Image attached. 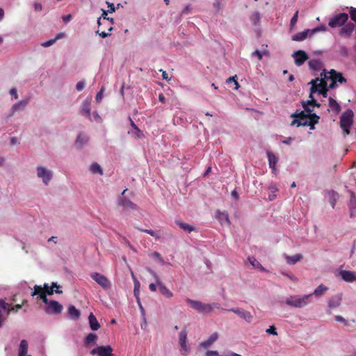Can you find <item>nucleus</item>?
I'll list each match as a JSON object with an SVG mask.
<instances>
[{
    "label": "nucleus",
    "instance_id": "1",
    "mask_svg": "<svg viewBox=\"0 0 356 356\" xmlns=\"http://www.w3.org/2000/svg\"><path fill=\"white\" fill-rule=\"evenodd\" d=\"M309 84L312 86L310 88V96L314 93L320 92L323 89L328 87L327 86V72L325 69L321 72L320 76L312 79Z\"/></svg>",
    "mask_w": 356,
    "mask_h": 356
},
{
    "label": "nucleus",
    "instance_id": "2",
    "mask_svg": "<svg viewBox=\"0 0 356 356\" xmlns=\"http://www.w3.org/2000/svg\"><path fill=\"white\" fill-rule=\"evenodd\" d=\"M186 302L189 304L193 309L202 314L210 313L213 312L214 309L220 308V305L218 302L205 304L200 301L194 300L190 298H186Z\"/></svg>",
    "mask_w": 356,
    "mask_h": 356
},
{
    "label": "nucleus",
    "instance_id": "3",
    "mask_svg": "<svg viewBox=\"0 0 356 356\" xmlns=\"http://www.w3.org/2000/svg\"><path fill=\"white\" fill-rule=\"evenodd\" d=\"M312 294L304 295L300 297L299 296H291L285 300V303L290 307L296 308H302L309 303V298Z\"/></svg>",
    "mask_w": 356,
    "mask_h": 356
},
{
    "label": "nucleus",
    "instance_id": "4",
    "mask_svg": "<svg viewBox=\"0 0 356 356\" xmlns=\"http://www.w3.org/2000/svg\"><path fill=\"white\" fill-rule=\"evenodd\" d=\"M353 112L350 109L346 110L340 118V126L346 133V134H350V127H351L353 122Z\"/></svg>",
    "mask_w": 356,
    "mask_h": 356
},
{
    "label": "nucleus",
    "instance_id": "5",
    "mask_svg": "<svg viewBox=\"0 0 356 356\" xmlns=\"http://www.w3.org/2000/svg\"><path fill=\"white\" fill-rule=\"evenodd\" d=\"M327 80L331 81L329 85V88L331 89L336 88L337 82L341 84L346 83V79L343 76L342 74L334 70H331L330 72H327Z\"/></svg>",
    "mask_w": 356,
    "mask_h": 356
},
{
    "label": "nucleus",
    "instance_id": "6",
    "mask_svg": "<svg viewBox=\"0 0 356 356\" xmlns=\"http://www.w3.org/2000/svg\"><path fill=\"white\" fill-rule=\"evenodd\" d=\"M348 19V15L345 13H339L330 19L328 25L331 28L343 26Z\"/></svg>",
    "mask_w": 356,
    "mask_h": 356
},
{
    "label": "nucleus",
    "instance_id": "7",
    "mask_svg": "<svg viewBox=\"0 0 356 356\" xmlns=\"http://www.w3.org/2000/svg\"><path fill=\"white\" fill-rule=\"evenodd\" d=\"M90 277L104 290H108L111 287V281L101 273L97 272L92 273Z\"/></svg>",
    "mask_w": 356,
    "mask_h": 356
},
{
    "label": "nucleus",
    "instance_id": "8",
    "mask_svg": "<svg viewBox=\"0 0 356 356\" xmlns=\"http://www.w3.org/2000/svg\"><path fill=\"white\" fill-rule=\"evenodd\" d=\"M148 271L154 276L160 293L167 298H171L173 296L172 292L161 281L159 276L154 270L149 269Z\"/></svg>",
    "mask_w": 356,
    "mask_h": 356
},
{
    "label": "nucleus",
    "instance_id": "9",
    "mask_svg": "<svg viewBox=\"0 0 356 356\" xmlns=\"http://www.w3.org/2000/svg\"><path fill=\"white\" fill-rule=\"evenodd\" d=\"M38 177L41 178L45 185H48L53 177V172L44 167L37 168Z\"/></svg>",
    "mask_w": 356,
    "mask_h": 356
},
{
    "label": "nucleus",
    "instance_id": "10",
    "mask_svg": "<svg viewBox=\"0 0 356 356\" xmlns=\"http://www.w3.org/2000/svg\"><path fill=\"white\" fill-rule=\"evenodd\" d=\"M228 311L237 314L239 317L244 319L248 323H251L253 320V316L251 314V313L241 308L234 307L229 309Z\"/></svg>",
    "mask_w": 356,
    "mask_h": 356
},
{
    "label": "nucleus",
    "instance_id": "11",
    "mask_svg": "<svg viewBox=\"0 0 356 356\" xmlns=\"http://www.w3.org/2000/svg\"><path fill=\"white\" fill-rule=\"evenodd\" d=\"M305 112V111L300 112L297 111L295 113L291 114V117L294 118L291 122V125L297 124L298 127L302 126L300 123L302 122V120H306L309 117V113H306Z\"/></svg>",
    "mask_w": 356,
    "mask_h": 356
},
{
    "label": "nucleus",
    "instance_id": "12",
    "mask_svg": "<svg viewBox=\"0 0 356 356\" xmlns=\"http://www.w3.org/2000/svg\"><path fill=\"white\" fill-rule=\"evenodd\" d=\"M63 310V306L58 302L56 300H51L46 309V312L48 314H58L61 313Z\"/></svg>",
    "mask_w": 356,
    "mask_h": 356
},
{
    "label": "nucleus",
    "instance_id": "13",
    "mask_svg": "<svg viewBox=\"0 0 356 356\" xmlns=\"http://www.w3.org/2000/svg\"><path fill=\"white\" fill-rule=\"evenodd\" d=\"M355 28V26L352 22L345 24L339 30V34L342 37L349 38L352 35Z\"/></svg>",
    "mask_w": 356,
    "mask_h": 356
},
{
    "label": "nucleus",
    "instance_id": "14",
    "mask_svg": "<svg viewBox=\"0 0 356 356\" xmlns=\"http://www.w3.org/2000/svg\"><path fill=\"white\" fill-rule=\"evenodd\" d=\"M293 56L295 58V63L298 66L302 65L309 58L306 52L302 50L294 52Z\"/></svg>",
    "mask_w": 356,
    "mask_h": 356
},
{
    "label": "nucleus",
    "instance_id": "15",
    "mask_svg": "<svg viewBox=\"0 0 356 356\" xmlns=\"http://www.w3.org/2000/svg\"><path fill=\"white\" fill-rule=\"evenodd\" d=\"M319 116L317 115L316 113H312V112L309 113V117H308V122H301L300 124H302V126H309L310 129H314V124H317L319 120Z\"/></svg>",
    "mask_w": 356,
    "mask_h": 356
},
{
    "label": "nucleus",
    "instance_id": "16",
    "mask_svg": "<svg viewBox=\"0 0 356 356\" xmlns=\"http://www.w3.org/2000/svg\"><path fill=\"white\" fill-rule=\"evenodd\" d=\"M13 309L14 308L10 307V305L8 303L5 302L4 300L0 299V327L3 326L4 321V318L1 314V310L6 311L7 314H8L10 312H13Z\"/></svg>",
    "mask_w": 356,
    "mask_h": 356
},
{
    "label": "nucleus",
    "instance_id": "17",
    "mask_svg": "<svg viewBox=\"0 0 356 356\" xmlns=\"http://www.w3.org/2000/svg\"><path fill=\"white\" fill-rule=\"evenodd\" d=\"M118 204L124 209H136L137 208V205L136 204L122 196L119 197Z\"/></svg>",
    "mask_w": 356,
    "mask_h": 356
},
{
    "label": "nucleus",
    "instance_id": "18",
    "mask_svg": "<svg viewBox=\"0 0 356 356\" xmlns=\"http://www.w3.org/2000/svg\"><path fill=\"white\" fill-rule=\"evenodd\" d=\"M216 218L219 220L222 225H229L230 220L229 219V215L225 211H217Z\"/></svg>",
    "mask_w": 356,
    "mask_h": 356
},
{
    "label": "nucleus",
    "instance_id": "19",
    "mask_svg": "<svg viewBox=\"0 0 356 356\" xmlns=\"http://www.w3.org/2000/svg\"><path fill=\"white\" fill-rule=\"evenodd\" d=\"M310 100L303 102L302 106L307 113H311L313 110L309 108L310 106L320 107L321 104L316 102L314 98L313 95L312 97L309 95Z\"/></svg>",
    "mask_w": 356,
    "mask_h": 356
},
{
    "label": "nucleus",
    "instance_id": "20",
    "mask_svg": "<svg viewBox=\"0 0 356 356\" xmlns=\"http://www.w3.org/2000/svg\"><path fill=\"white\" fill-rule=\"evenodd\" d=\"M27 104L26 100H22L15 104L10 110V116L13 115L18 111L24 110Z\"/></svg>",
    "mask_w": 356,
    "mask_h": 356
},
{
    "label": "nucleus",
    "instance_id": "21",
    "mask_svg": "<svg viewBox=\"0 0 356 356\" xmlns=\"http://www.w3.org/2000/svg\"><path fill=\"white\" fill-rule=\"evenodd\" d=\"M308 65L315 72L324 70L323 63L319 59H312L309 61Z\"/></svg>",
    "mask_w": 356,
    "mask_h": 356
},
{
    "label": "nucleus",
    "instance_id": "22",
    "mask_svg": "<svg viewBox=\"0 0 356 356\" xmlns=\"http://www.w3.org/2000/svg\"><path fill=\"white\" fill-rule=\"evenodd\" d=\"M340 275L342 279L348 282L356 281V275L354 272L349 270H341Z\"/></svg>",
    "mask_w": 356,
    "mask_h": 356
},
{
    "label": "nucleus",
    "instance_id": "23",
    "mask_svg": "<svg viewBox=\"0 0 356 356\" xmlns=\"http://www.w3.org/2000/svg\"><path fill=\"white\" fill-rule=\"evenodd\" d=\"M98 350H99V356H114L113 348L109 345L98 346Z\"/></svg>",
    "mask_w": 356,
    "mask_h": 356
},
{
    "label": "nucleus",
    "instance_id": "24",
    "mask_svg": "<svg viewBox=\"0 0 356 356\" xmlns=\"http://www.w3.org/2000/svg\"><path fill=\"white\" fill-rule=\"evenodd\" d=\"M218 338V334L217 332L213 333L208 339L204 341H202L200 343V346L204 348H207L211 346Z\"/></svg>",
    "mask_w": 356,
    "mask_h": 356
},
{
    "label": "nucleus",
    "instance_id": "25",
    "mask_svg": "<svg viewBox=\"0 0 356 356\" xmlns=\"http://www.w3.org/2000/svg\"><path fill=\"white\" fill-rule=\"evenodd\" d=\"M90 109L91 105L90 102L88 100H85L82 103L81 113L84 115L86 118H90Z\"/></svg>",
    "mask_w": 356,
    "mask_h": 356
},
{
    "label": "nucleus",
    "instance_id": "26",
    "mask_svg": "<svg viewBox=\"0 0 356 356\" xmlns=\"http://www.w3.org/2000/svg\"><path fill=\"white\" fill-rule=\"evenodd\" d=\"M90 327L92 330H97L100 327V325L98 323L96 317L92 313H90L88 317Z\"/></svg>",
    "mask_w": 356,
    "mask_h": 356
},
{
    "label": "nucleus",
    "instance_id": "27",
    "mask_svg": "<svg viewBox=\"0 0 356 356\" xmlns=\"http://www.w3.org/2000/svg\"><path fill=\"white\" fill-rule=\"evenodd\" d=\"M88 141V137L85 134H80L76 140L75 145L78 148H81Z\"/></svg>",
    "mask_w": 356,
    "mask_h": 356
},
{
    "label": "nucleus",
    "instance_id": "28",
    "mask_svg": "<svg viewBox=\"0 0 356 356\" xmlns=\"http://www.w3.org/2000/svg\"><path fill=\"white\" fill-rule=\"evenodd\" d=\"M267 156H268L269 167L273 170H275V165L277 163V158L275 156V155L273 152H269V151L267 152Z\"/></svg>",
    "mask_w": 356,
    "mask_h": 356
},
{
    "label": "nucleus",
    "instance_id": "29",
    "mask_svg": "<svg viewBox=\"0 0 356 356\" xmlns=\"http://www.w3.org/2000/svg\"><path fill=\"white\" fill-rule=\"evenodd\" d=\"M309 33L311 34V30L307 29L302 32H300L293 35L292 36V39L294 41H302L307 37Z\"/></svg>",
    "mask_w": 356,
    "mask_h": 356
},
{
    "label": "nucleus",
    "instance_id": "30",
    "mask_svg": "<svg viewBox=\"0 0 356 356\" xmlns=\"http://www.w3.org/2000/svg\"><path fill=\"white\" fill-rule=\"evenodd\" d=\"M176 224L181 229H182L183 230H184V231H186V232H187L188 233H191V232L195 230V227L193 225H190L188 223L180 221V220H177L176 221Z\"/></svg>",
    "mask_w": 356,
    "mask_h": 356
},
{
    "label": "nucleus",
    "instance_id": "31",
    "mask_svg": "<svg viewBox=\"0 0 356 356\" xmlns=\"http://www.w3.org/2000/svg\"><path fill=\"white\" fill-rule=\"evenodd\" d=\"M248 261L250 263V264L253 266L254 268H257L259 270L262 272H267V270L262 266V265L253 257H249Z\"/></svg>",
    "mask_w": 356,
    "mask_h": 356
},
{
    "label": "nucleus",
    "instance_id": "32",
    "mask_svg": "<svg viewBox=\"0 0 356 356\" xmlns=\"http://www.w3.org/2000/svg\"><path fill=\"white\" fill-rule=\"evenodd\" d=\"M68 314L74 320H77L81 316L80 312L74 305H70L69 307Z\"/></svg>",
    "mask_w": 356,
    "mask_h": 356
},
{
    "label": "nucleus",
    "instance_id": "33",
    "mask_svg": "<svg viewBox=\"0 0 356 356\" xmlns=\"http://www.w3.org/2000/svg\"><path fill=\"white\" fill-rule=\"evenodd\" d=\"M97 339V336L95 333H89L85 339V344L86 346L95 345Z\"/></svg>",
    "mask_w": 356,
    "mask_h": 356
},
{
    "label": "nucleus",
    "instance_id": "34",
    "mask_svg": "<svg viewBox=\"0 0 356 356\" xmlns=\"http://www.w3.org/2000/svg\"><path fill=\"white\" fill-rule=\"evenodd\" d=\"M328 102L329 106L332 108V110L337 113H339L341 111V106L339 103L331 97H329Z\"/></svg>",
    "mask_w": 356,
    "mask_h": 356
},
{
    "label": "nucleus",
    "instance_id": "35",
    "mask_svg": "<svg viewBox=\"0 0 356 356\" xmlns=\"http://www.w3.org/2000/svg\"><path fill=\"white\" fill-rule=\"evenodd\" d=\"M302 256L301 254H296L293 256H286V260L289 264H295L296 262L302 259Z\"/></svg>",
    "mask_w": 356,
    "mask_h": 356
},
{
    "label": "nucleus",
    "instance_id": "36",
    "mask_svg": "<svg viewBox=\"0 0 356 356\" xmlns=\"http://www.w3.org/2000/svg\"><path fill=\"white\" fill-rule=\"evenodd\" d=\"M43 287L45 289V294L51 296L54 293V288H60V286L56 282H52L51 286H49L48 284H44Z\"/></svg>",
    "mask_w": 356,
    "mask_h": 356
},
{
    "label": "nucleus",
    "instance_id": "37",
    "mask_svg": "<svg viewBox=\"0 0 356 356\" xmlns=\"http://www.w3.org/2000/svg\"><path fill=\"white\" fill-rule=\"evenodd\" d=\"M350 198L349 207L351 213L356 211V196L353 191H350Z\"/></svg>",
    "mask_w": 356,
    "mask_h": 356
},
{
    "label": "nucleus",
    "instance_id": "38",
    "mask_svg": "<svg viewBox=\"0 0 356 356\" xmlns=\"http://www.w3.org/2000/svg\"><path fill=\"white\" fill-rule=\"evenodd\" d=\"M328 195L330 197V202L332 208L334 207L337 200L339 198V194L334 191H331L328 192Z\"/></svg>",
    "mask_w": 356,
    "mask_h": 356
},
{
    "label": "nucleus",
    "instance_id": "39",
    "mask_svg": "<svg viewBox=\"0 0 356 356\" xmlns=\"http://www.w3.org/2000/svg\"><path fill=\"white\" fill-rule=\"evenodd\" d=\"M129 120L131 122V125L134 129L133 134L136 136V138H140L142 136H143L142 131L138 129V127L136 125L131 118H129Z\"/></svg>",
    "mask_w": 356,
    "mask_h": 356
},
{
    "label": "nucleus",
    "instance_id": "40",
    "mask_svg": "<svg viewBox=\"0 0 356 356\" xmlns=\"http://www.w3.org/2000/svg\"><path fill=\"white\" fill-rule=\"evenodd\" d=\"M34 291L32 293V296H38V298H40L41 296H43V294H45V289L44 287L40 285H35L33 287Z\"/></svg>",
    "mask_w": 356,
    "mask_h": 356
},
{
    "label": "nucleus",
    "instance_id": "41",
    "mask_svg": "<svg viewBox=\"0 0 356 356\" xmlns=\"http://www.w3.org/2000/svg\"><path fill=\"white\" fill-rule=\"evenodd\" d=\"M340 303H341V298L339 297H334L330 300V301L328 302V307L330 309L336 308L338 306H339Z\"/></svg>",
    "mask_w": 356,
    "mask_h": 356
},
{
    "label": "nucleus",
    "instance_id": "42",
    "mask_svg": "<svg viewBox=\"0 0 356 356\" xmlns=\"http://www.w3.org/2000/svg\"><path fill=\"white\" fill-rule=\"evenodd\" d=\"M327 287L321 284L314 290V293L312 294L318 297L322 296L325 291H327Z\"/></svg>",
    "mask_w": 356,
    "mask_h": 356
},
{
    "label": "nucleus",
    "instance_id": "43",
    "mask_svg": "<svg viewBox=\"0 0 356 356\" xmlns=\"http://www.w3.org/2000/svg\"><path fill=\"white\" fill-rule=\"evenodd\" d=\"M28 353V342L25 339H22L20 341L19 353Z\"/></svg>",
    "mask_w": 356,
    "mask_h": 356
},
{
    "label": "nucleus",
    "instance_id": "44",
    "mask_svg": "<svg viewBox=\"0 0 356 356\" xmlns=\"http://www.w3.org/2000/svg\"><path fill=\"white\" fill-rule=\"evenodd\" d=\"M179 344L180 346L181 354L184 355H186L190 351L189 346L187 345L186 341H184V343H182L181 342H179Z\"/></svg>",
    "mask_w": 356,
    "mask_h": 356
},
{
    "label": "nucleus",
    "instance_id": "45",
    "mask_svg": "<svg viewBox=\"0 0 356 356\" xmlns=\"http://www.w3.org/2000/svg\"><path fill=\"white\" fill-rule=\"evenodd\" d=\"M90 170L92 173H99L100 175H102L103 174V171H102V169L101 168V166L98 164V163H92L91 165H90Z\"/></svg>",
    "mask_w": 356,
    "mask_h": 356
},
{
    "label": "nucleus",
    "instance_id": "46",
    "mask_svg": "<svg viewBox=\"0 0 356 356\" xmlns=\"http://www.w3.org/2000/svg\"><path fill=\"white\" fill-rule=\"evenodd\" d=\"M187 330L186 328H184L179 334V342H181L182 343H184V341H186L187 339Z\"/></svg>",
    "mask_w": 356,
    "mask_h": 356
},
{
    "label": "nucleus",
    "instance_id": "47",
    "mask_svg": "<svg viewBox=\"0 0 356 356\" xmlns=\"http://www.w3.org/2000/svg\"><path fill=\"white\" fill-rule=\"evenodd\" d=\"M339 53L340 55L347 57L348 56V49L347 47L344 45L339 46Z\"/></svg>",
    "mask_w": 356,
    "mask_h": 356
},
{
    "label": "nucleus",
    "instance_id": "48",
    "mask_svg": "<svg viewBox=\"0 0 356 356\" xmlns=\"http://www.w3.org/2000/svg\"><path fill=\"white\" fill-rule=\"evenodd\" d=\"M140 232H145L149 234L153 237H155L156 238H159L160 236H159L158 233L152 230V229H138Z\"/></svg>",
    "mask_w": 356,
    "mask_h": 356
},
{
    "label": "nucleus",
    "instance_id": "49",
    "mask_svg": "<svg viewBox=\"0 0 356 356\" xmlns=\"http://www.w3.org/2000/svg\"><path fill=\"white\" fill-rule=\"evenodd\" d=\"M113 30V27L111 26L109 29H108V32L106 33L105 31H99V29H98L97 31H96V33L98 34L99 36H101L102 38H106L107 36H109L111 35V33L110 32Z\"/></svg>",
    "mask_w": 356,
    "mask_h": 356
},
{
    "label": "nucleus",
    "instance_id": "50",
    "mask_svg": "<svg viewBox=\"0 0 356 356\" xmlns=\"http://www.w3.org/2000/svg\"><path fill=\"white\" fill-rule=\"evenodd\" d=\"M298 10H296V12L293 15V16L291 18V22H290V26L291 28H293L296 26V24L298 22Z\"/></svg>",
    "mask_w": 356,
    "mask_h": 356
},
{
    "label": "nucleus",
    "instance_id": "51",
    "mask_svg": "<svg viewBox=\"0 0 356 356\" xmlns=\"http://www.w3.org/2000/svg\"><path fill=\"white\" fill-rule=\"evenodd\" d=\"M326 29H327L325 25H321V26L311 30V35L314 34L315 33L318 32V31H325Z\"/></svg>",
    "mask_w": 356,
    "mask_h": 356
},
{
    "label": "nucleus",
    "instance_id": "52",
    "mask_svg": "<svg viewBox=\"0 0 356 356\" xmlns=\"http://www.w3.org/2000/svg\"><path fill=\"white\" fill-rule=\"evenodd\" d=\"M350 17L356 23V8L350 7L349 10Z\"/></svg>",
    "mask_w": 356,
    "mask_h": 356
},
{
    "label": "nucleus",
    "instance_id": "53",
    "mask_svg": "<svg viewBox=\"0 0 356 356\" xmlns=\"http://www.w3.org/2000/svg\"><path fill=\"white\" fill-rule=\"evenodd\" d=\"M266 333L273 335H277L276 327L274 325H270L269 328L266 330Z\"/></svg>",
    "mask_w": 356,
    "mask_h": 356
},
{
    "label": "nucleus",
    "instance_id": "54",
    "mask_svg": "<svg viewBox=\"0 0 356 356\" xmlns=\"http://www.w3.org/2000/svg\"><path fill=\"white\" fill-rule=\"evenodd\" d=\"M236 76H231L229 77L227 80V83H230V82H234V84H235V88L236 89H238V87H239V84L238 83V81H236Z\"/></svg>",
    "mask_w": 356,
    "mask_h": 356
},
{
    "label": "nucleus",
    "instance_id": "55",
    "mask_svg": "<svg viewBox=\"0 0 356 356\" xmlns=\"http://www.w3.org/2000/svg\"><path fill=\"white\" fill-rule=\"evenodd\" d=\"M56 39H54V38L50 39V40L43 42L42 44V45L44 47H49V46L52 45L53 44H54L56 42Z\"/></svg>",
    "mask_w": 356,
    "mask_h": 356
},
{
    "label": "nucleus",
    "instance_id": "56",
    "mask_svg": "<svg viewBox=\"0 0 356 356\" xmlns=\"http://www.w3.org/2000/svg\"><path fill=\"white\" fill-rule=\"evenodd\" d=\"M85 87V81H79L76 85V88L78 91H81Z\"/></svg>",
    "mask_w": 356,
    "mask_h": 356
},
{
    "label": "nucleus",
    "instance_id": "57",
    "mask_svg": "<svg viewBox=\"0 0 356 356\" xmlns=\"http://www.w3.org/2000/svg\"><path fill=\"white\" fill-rule=\"evenodd\" d=\"M122 240L124 242V243L126 244L129 248H131L134 252H136L135 248L131 244V243L125 237H122Z\"/></svg>",
    "mask_w": 356,
    "mask_h": 356
},
{
    "label": "nucleus",
    "instance_id": "58",
    "mask_svg": "<svg viewBox=\"0 0 356 356\" xmlns=\"http://www.w3.org/2000/svg\"><path fill=\"white\" fill-rule=\"evenodd\" d=\"M191 13V8L190 5H187L181 11V15H188Z\"/></svg>",
    "mask_w": 356,
    "mask_h": 356
},
{
    "label": "nucleus",
    "instance_id": "59",
    "mask_svg": "<svg viewBox=\"0 0 356 356\" xmlns=\"http://www.w3.org/2000/svg\"><path fill=\"white\" fill-rule=\"evenodd\" d=\"M205 355L206 356H218V353L216 350H207Z\"/></svg>",
    "mask_w": 356,
    "mask_h": 356
},
{
    "label": "nucleus",
    "instance_id": "60",
    "mask_svg": "<svg viewBox=\"0 0 356 356\" xmlns=\"http://www.w3.org/2000/svg\"><path fill=\"white\" fill-rule=\"evenodd\" d=\"M252 19L253 20L254 23L256 24L260 20L259 14L258 13H254L252 17Z\"/></svg>",
    "mask_w": 356,
    "mask_h": 356
},
{
    "label": "nucleus",
    "instance_id": "61",
    "mask_svg": "<svg viewBox=\"0 0 356 356\" xmlns=\"http://www.w3.org/2000/svg\"><path fill=\"white\" fill-rule=\"evenodd\" d=\"M103 90H104V89H103V88H102L101 89V90H100V91L97 94V95H96L95 99H96V101H97V102H99L102 100V99Z\"/></svg>",
    "mask_w": 356,
    "mask_h": 356
},
{
    "label": "nucleus",
    "instance_id": "62",
    "mask_svg": "<svg viewBox=\"0 0 356 356\" xmlns=\"http://www.w3.org/2000/svg\"><path fill=\"white\" fill-rule=\"evenodd\" d=\"M328 88H329V86H328V87H327V88H324V89H323L322 90H321L320 92H318L319 94L322 95V96H323V97H327V95Z\"/></svg>",
    "mask_w": 356,
    "mask_h": 356
},
{
    "label": "nucleus",
    "instance_id": "63",
    "mask_svg": "<svg viewBox=\"0 0 356 356\" xmlns=\"http://www.w3.org/2000/svg\"><path fill=\"white\" fill-rule=\"evenodd\" d=\"M34 9L36 12H40L42 10V6L40 3H34Z\"/></svg>",
    "mask_w": 356,
    "mask_h": 356
},
{
    "label": "nucleus",
    "instance_id": "64",
    "mask_svg": "<svg viewBox=\"0 0 356 356\" xmlns=\"http://www.w3.org/2000/svg\"><path fill=\"white\" fill-rule=\"evenodd\" d=\"M334 318L338 322L346 323V319L343 317H342L341 316L337 315L334 316Z\"/></svg>",
    "mask_w": 356,
    "mask_h": 356
}]
</instances>
